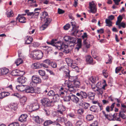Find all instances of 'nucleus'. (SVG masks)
<instances>
[{
  "mask_svg": "<svg viewBox=\"0 0 126 126\" xmlns=\"http://www.w3.org/2000/svg\"><path fill=\"white\" fill-rule=\"evenodd\" d=\"M56 48L60 50L64 53L67 54L69 53L71 48L68 45L64 44L61 41L57 42L56 39Z\"/></svg>",
  "mask_w": 126,
  "mask_h": 126,
  "instance_id": "obj_1",
  "label": "nucleus"
},
{
  "mask_svg": "<svg viewBox=\"0 0 126 126\" xmlns=\"http://www.w3.org/2000/svg\"><path fill=\"white\" fill-rule=\"evenodd\" d=\"M43 55V53L41 50H35L32 52L31 55L33 58H36L37 60H39L42 58Z\"/></svg>",
  "mask_w": 126,
  "mask_h": 126,
  "instance_id": "obj_2",
  "label": "nucleus"
},
{
  "mask_svg": "<svg viewBox=\"0 0 126 126\" xmlns=\"http://www.w3.org/2000/svg\"><path fill=\"white\" fill-rule=\"evenodd\" d=\"M32 80L30 85L31 87H34L36 86L37 84L40 83L41 82L40 78L36 75H34L32 77Z\"/></svg>",
  "mask_w": 126,
  "mask_h": 126,
  "instance_id": "obj_3",
  "label": "nucleus"
},
{
  "mask_svg": "<svg viewBox=\"0 0 126 126\" xmlns=\"http://www.w3.org/2000/svg\"><path fill=\"white\" fill-rule=\"evenodd\" d=\"M41 101L42 105L45 107H49L50 106L51 104L53 102L52 100L50 101V100L47 98H43L41 100Z\"/></svg>",
  "mask_w": 126,
  "mask_h": 126,
  "instance_id": "obj_4",
  "label": "nucleus"
},
{
  "mask_svg": "<svg viewBox=\"0 0 126 126\" xmlns=\"http://www.w3.org/2000/svg\"><path fill=\"white\" fill-rule=\"evenodd\" d=\"M89 8L90 9V12H91L94 13H96L97 9L94 1H92L91 2H89Z\"/></svg>",
  "mask_w": 126,
  "mask_h": 126,
  "instance_id": "obj_5",
  "label": "nucleus"
},
{
  "mask_svg": "<svg viewBox=\"0 0 126 126\" xmlns=\"http://www.w3.org/2000/svg\"><path fill=\"white\" fill-rule=\"evenodd\" d=\"M76 38L70 36L69 42L68 43H70V45L69 46H68V47H70V48H71L70 51L73 48L75 45V43L76 42Z\"/></svg>",
  "mask_w": 126,
  "mask_h": 126,
  "instance_id": "obj_6",
  "label": "nucleus"
},
{
  "mask_svg": "<svg viewBox=\"0 0 126 126\" xmlns=\"http://www.w3.org/2000/svg\"><path fill=\"white\" fill-rule=\"evenodd\" d=\"M45 23L40 27L41 30H45L48 26V24L51 22V20L49 18H46V20H44Z\"/></svg>",
  "mask_w": 126,
  "mask_h": 126,
  "instance_id": "obj_7",
  "label": "nucleus"
},
{
  "mask_svg": "<svg viewBox=\"0 0 126 126\" xmlns=\"http://www.w3.org/2000/svg\"><path fill=\"white\" fill-rule=\"evenodd\" d=\"M56 104L57 105V109H58V110H57V111L60 114H62L63 111L65 110L64 107L62 105L61 103H56Z\"/></svg>",
  "mask_w": 126,
  "mask_h": 126,
  "instance_id": "obj_8",
  "label": "nucleus"
},
{
  "mask_svg": "<svg viewBox=\"0 0 126 126\" xmlns=\"http://www.w3.org/2000/svg\"><path fill=\"white\" fill-rule=\"evenodd\" d=\"M76 95L80 99L86 98L87 97V94L85 92L81 91L79 93H78Z\"/></svg>",
  "mask_w": 126,
  "mask_h": 126,
  "instance_id": "obj_9",
  "label": "nucleus"
},
{
  "mask_svg": "<svg viewBox=\"0 0 126 126\" xmlns=\"http://www.w3.org/2000/svg\"><path fill=\"white\" fill-rule=\"evenodd\" d=\"M11 73L13 75L17 76H23L25 74V72L23 71H20L17 70L12 71Z\"/></svg>",
  "mask_w": 126,
  "mask_h": 126,
  "instance_id": "obj_10",
  "label": "nucleus"
},
{
  "mask_svg": "<svg viewBox=\"0 0 126 126\" xmlns=\"http://www.w3.org/2000/svg\"><path fill=\"white\" fill-rule=\"evenodd\" d=\"M73 83L74 86H73L72 85H68V87L69 89L72 88L74 89L76 87L79 88V87L80 85V82L79 81L76 80L73 82Z\"/></svg>",
  "mask_w": 126,
  "mask_h": 126,
  "instance_id": "obj_11",
  "label": "nucleus"
},
{
  "mask_svg": "<svg viewBox=\"0 0 126 126\" xmlns=\"http://www.w3.org/2000/svg\"><path fill=\"white\" fill-rule=\"evenodd\" d=\"M16 20L18 19L19 22H20L24 23L26 22V18L23 16H21V14H18V16L16 18Z\"/></svg>",
  "mask_w": 126,
  "mask_h": 126,
  "instance_id": "obj_12",
  "label": "nucleus"
},
{
  "mask_svg": "<svg viewBox=\"0 0 126 126\" xmlns=\"http://www.w3.org/2000/svg\"><path fill=\"white\" fill-rule=\"evenodd\" d=\"M8 69L6 68H3L0 69V75H6L9 72Z\"/></svg>",
  "mask_w": 126,
  "mask_h": 126,
  "instance_id": "obj_13",
  "label": "nucleus"
},
{
  "mask_svg": "<svg viewBox=\"0 0 126 126\" xmlns=\"http://www.w3.org/2000/svg\"><path fill=\"white\" fill-rule=\"evenodd\" d=\"M39 107V105L37 103H34L31 104L30 106L32 111H34L38 110Z\"/></svg>",
  "mask_w": 126,
  "mask_h": 126,
  "instance_id": "obj_14",
  "label": "nucleus"
},
{
  "mask_svg": "<svg viewBox=\"0 0 126 126\" xmlns=\"http://www.w3.org/2000/svg\"><path fill=\"white\" fill-rule=\"evenodd\" d=\"M27 86L26 85H19L16 86V88L19 91H25V92L26 87Z\"/></svg>",
  "mask_w": 126,
  "mask_h": 126,
  "instance_id": "obj_15",
  "label": "nucleus"
},
{
  "mask_svg": "<svg viewBox=\"0 0 126 126\" xmlns=\"http://www.w3.org/2000/svg\"><path fill=\"white\" fill-rule=\"evenodd\" d=\"M33 87H30L27 85V86L26 87L25 92L27 93H34V89Z\"/></svg>",
  "mask_w": 126,
  "mask_h": 126,
  "instance_id": "obj_16",
  "label": "nucleus"
},
{
  "mask_svg": "<svg viewBox=\"0 0 126 126\" xmlns=\"http://www.w3.org/2000/svg\"><path fill=\"white\" fill-rule=\"evenodd\" d=\"M27 80V79L22 76L18 78L17 79V82L21 84L24 83Z\"/></svg>",
  "mask_w": 126,
  "mask_h": 126,
  "instance_id": "obj_17",
  "label": "nucleus"
},
{
  "mask_svg": "<svg viewBox=\"0 0 126 126\" xmlns=\"http://www.w3.org/2000/svg\"><path fill=\"white\" fill-rule=\"evenodd\" d=\"M25 44H29L31 43L32 41L33 38L31 36H27L25 38Z\"/></svg>",
  "mask_w": 126,
  "mask_h": 126,
  "instance_id": "obj_18",
  "label": "nucleus"
},
{
  "mask_svg": "<svg viewBox=\"0 0 126 126\" xmlns=\"http://www.w3.org/2000/svg\"><path fill=\"white\" fill-rule=\"evenodd\" d=\"M71 93H70V94H67L63 98V100L64 101L66 102H69L71 100Z\"/></svg>",
  "mask_w": 126,
  "mask_h": 126,
  "instance_id": "obj_19",
  "label": "nucleus"
},
{
  "mask_svg": "<svg viewBox=\"0 0 126 126\" xmlns=\"http://www.w3.org/2000/svg\"><path fill=\"white\" fill-rule=\"evenodd\" d=\"M27 117V116L26 114H22L19 117V120L21 122H25L26 120V118Z\"/></svg>",
  "mask_w": 126,
  "mask_h": 126,
  "instance_id": "obj_20",
  "label": "nucleus"
},
{
  "mask_svg": "<svg viewBox=\"0 0 126 126\" xmlns=\"http://www.w3.org/2000/svg\"><path fill=\"white\" fill-rule=\"evenodd\" d=\"M68 63V66H69L71 67L72 68L75 69L76 71L77 72L78 71V70H79V68L77 66L74 64L73 63Z\"/></svg>",
  "mask_w": 126,
  "mask_h": 126,
  "instance_id": "obj_21",
  "label": "nucleus"
},
{
  "mask_svg": "<svg viewBox=\"0 0 126 126\" xmlns=\"http://www.w3.org/2000/svg\"><path fill=\"white\" fill-rule=\"evenodd\" d=\"M95 94L91 92H88L87 94V97L90 100H93L94 99Z\"/></svg>",
  "mask_w": 126,
  "mask_h": 126,
  "instance_id": "obj_22",
  "label": "nucleus"
},
{
  "mask_svg": "<svg viewBox=\"0 0 126 126\" xmlns=\"http://www.w3.org/2000/svg\"><path fill=\"white\" fill-rule=\"evenodd\" d=\"M79 98L76 95L73 94H71V100L74 102L77 103L78 102Z\"/></svg>",
  "mask_w": 126,
  "mask_h": 126,
  "instance_id": "obj_23",
  "label": "nucleus"
},
{
  "mask_svg": "<svg viewBox=\"0 0 126 126\" xmlns=\"http://www.w3.org/2000/svg\"><path fill=\"white\" fill-rule=\"evenodd\" d=\"M10 94L8 92H2L0 93V99H2L4 97L9 95Z\"/></svg>",
  "mask_w": 126,
  "mask_h": 126,
  "instance_id": "obj_24",
  "label": "nucleus"
},
{
  "mask_svg": "<svg viewBox=\"0 0 126 126\" xmlns=\"http://www.w3.org/2000/svg\"><path fill=\"white\" fill-rule=\"evenodd\" d=\"M86 61L88 63L90 64H93V59L90 55L86 57Z\"/></svg>",
  "mask_w": 126,
  "mask_h": 126,
  "instance_id": "obj_25",
  "label": "nucleus"
},
{
  "mask_svg": "<svg viewBox=\"0 0 126 126\" xmlns=\"http://www.w3.org/2000/svg\"><path fill=\"white\" fill-rule=\"evenodd\" d=\"M48 14L47 12H43L42 14V15L40 17V18H41V20H43L44 19V20H46V18H48Z\"/></svg>",
  "mask_w": 126,
  "mask_h": 126,
  "instance_id": "obj_26",
  "label": "nucleus"
},
{
  "mask_svg": "<svg viewBox=\"0 0 126 126\" xmlns=\"http://www.w3.org/2000/svg\"><path fill=\"white\" fill-rule=\"evenodd\" d=\"M18 108L17 104L16 103H12L11 104L10 108L12 110L15 111Z\"/></svg>",
  "mask_w": 126,
  "mask_h": 126,
  "instance_id": "obj_27",
  "label": "nucleus"
},
{
  "mask_svg": "<svg viewBox=\"0 0 126 126\" xmlns=\"http://www.w3.org/2000/svg\"><path fill=\"white\" fill-rule=\"evenodd\" d=\"M83 123L82 120H77L75 124V126H81Z\"/></svg>",
  "mask_w": 126,
  "mask_h": 126,
  "instance_id": "obj_28",
  "label": "nucleus"
},
{
  "mask_svg": "<svg viewBox=\"0 0 126 126\" xmlns=\"http://www.w3.org/2000/svg\"><path fill=\"white\" fill-rule=\"evenodd\" d=\"M32 67L34 69L39 68L41 67L40 64L39 63H35L32 65Z\"/></svg>",
  "mask_w": 126,
  "mask_h": 126,
  "instance_id": "obj_29",
  "label": "nucleus"
},
{
  "mask_svg": "<svg viewBox=\"0 0 126 126\" xmlns=\"http://www.w3.org/2000/svg\"><path fill=\"white\" fill-rule=\"evenodd\" d=\"M99 79L98 78V77H91L90 78L91 82L94 83H96V81L98 80Z\"/></svg>",
  "mask_w": 126,
  "mask_h": 126,
  "instance_id": "obj_30",
  "label": "nucleus"
},
{
  "mask_svg": "<svg viewBox=\"0 0 126 126\" xmlns=\"http://www.w3.org/2000/svg\"><path fill=\"white\" fill-rule=\"evenodd\" d=\"M122 111H120L119 114V116L123 119H126V115Z\"/></svg>",
  "mask_w": 126,
  "mask_h": 126,
  "instance_id": "obj_31",
  "label": "nucleus"
},
{
  "mask_svg": "<svg viewBox=\"0 0 126 126\" xmlns=\"http://www.w3.org/2000/svg\"><path fill=\"white\" fill-rule=\"evenodd\" d=\"M47 94L48 96H51L52 97V98L51 99H54L55 94V92L51 90L49 91L48 93Z\"/></svg>",
  "mask_w": 126,
  "mask_h": 126,
  "instance_id": "obj_32",
  "label": "nucleus"
},
{
  "mask_svg": "<svg viewBox=\"0 0 126 126\" xmlns=\"http://www.w3.org/2000/svg\"><path fill=\"white\" fill-rule=\"evenodd\" d=\"M53 123V122L50 120H47L45 121L44 123V126H47Z\"/></svg>",
  "mask_w": 126,
  "mask_h": 126,
  "instance_id": "obj_33",
  "label": "nucleus"
},
{
  "mask_svg": "<svg viewBox=\"0 0 126 126\" xmlns=\"http://www.w3.org/2000/svg\"><path fill=\"white\" fill-rule=\"evenodd\" d=\"M23 62V60L21 58H18L15 62V63L16 64L17 66H18L19 64L22 63Z\"/></svg>",
  "mask_w": 126,
  "mask_h": 126,
  "instance_id": "obj_34",
  "label": "nucleus"
},
{
  "mask_svg": "<svg viewBox=\"0 0 126 126\" xmlns=\"http://www.w3.org/2000/svg\"><path fill=\"white\" fill-rule=\"evenodd\" d=\"M82 107L85 109H88V108L90 106V104L89 103L86 102H84L82 103Z\"/></svg>",
  "mask_w": 126,
  "mask_h": 126,
  "instance_id": "obj_35",
  "label": "nucleus"
},
{
  "mask_svg": "<svg viewBox=\"0 0 126 126\" xmlns=\"http://www.w3.org/2000/svg\"><path fill=\"white\" fill-rule=\"evenodd\" d=\"M27 99V97L25 96H24L20 99V102L21 103H22L23 105L26 101Z\"/></svg>",
  "mask_w": 126,
  "mask_h": 126,
  "instance_id": "obj_36",
  "label": "nucleus"
},
{
  "mask_svg": "<svg viewBox=\"0 0 126 126\" xmlns=\"http://www.w3.org/2000/svg\"><path fill=\"white\" fill-rule=\"evenodd\" d=\"M106 23L107 24L106 26L110 27L112 26V22L109 19H106Z\"/></svg>",
  "mask_w": 126,
  "mask_h": 126,
  "instance_id": "obj_37",
  "label": "nucleus"
},
{
  "mask_svg": "<svg viewBox=\"0 0 126 126\" xmlns=\"http://www.w3.org/2000/svg\"><path fill=\"white\" fill-rule=\"evenodd\" d=\"M86 118L88 120L91 121L93 120L94 116L92 115L89 114L86 116Z\"/></svg>",
  "mask_w": 126,
  "mask_h": 126,
  "instance_id": "obj_38",
  "label": "nucleus"
},
{
  "mask_svg": "<svg viewBox=\"0 0 126 126\" xmlns=\"http://www.w3.org/2000/svg\"><path fill=\"white\" fill-rule=\"evenodd\" d=\"M101 84V83L100 82H98L95 85V88L93 90V91L95 92H97L98 90V88Z\"/></svg>",
  "mask_w": 126,
  "mask_h": 126,
  "instance_id": "obj_39",
  "label": "nucleus"
},
{
  "mask_svg": "<svg viewBox=\"0 0 126 126\" xmlns=\"http://www.w3.org/2000/svg\"><path fill=\"white\" fill-rule=\"evenodd\" d=\"M57 102V103H61V102L60 100V97L59 95L58 94H56V103Z\"/></svg>",
  "mask_w": 126,
  "mask_h": 126,
  "instance_id": "obj_40",
  "label": "nucleus"
},
{
  "mask_svg": "<svg viewBox=\"0 0 126 126\" xmlns=\"http://www.w3.org/2000/svg\"><path fill=\"white\" fill-rule=\"evenodd\" d=\"M97 108V107L95 106H92L90 108V110L92 111L95 112Z\"/></svg>",
  "mask_w": 126,
  "mask_h": 126,
  "instance_id": "obj_41",
  "label": "nucleus"
},
{
  "mask_svg": "<svg viewBox=\"0 0 126 126\" xmlns=\"http://www.w3.org/2000/svg\"><path fill=\"white\" fill-rule=\"evenodd\" d=\"M102 113H103V114L105 116V117L106 118H107V119H108V120H110L111 119H110V117H111V115H108L106 114V113L104 111H102Z\"/></svg>",
  "mask_w": 126,
  "mask_h": 126,
  "instance_id": "obj_42",
  "label": "nucleus"
},
{
  "mask_svg": "<svg viewBox=\"0 0 126 126\" xmlns=\"http://www.w3.org/2000/svg\"><path fill=\"white\" fill-rule=\"evenodd\" d=\"M68 80H69L71 82H74L76 80V77L75 76H70L69 77Z\"/></svg>",
  "mask_w": 126,
  "mask_h": 126,
  "instance_id": "obj_43",
  "label": "nucleus"
},
{
  "mask_svg": "<svg viewBox=\"0 0 126 126\" xmlns=\"http://www.w3.org/2000/svg\"><path fill=\"white\" fill-rule=\"evenodd\" d=\"M34 120L35 122L38 123L40 124L41 122L39 119V117L38 116L35 117L34 118Z\"/></svg>",
  "mask_w": 126,
  "mask_h": 126,
  "instance_id": "obj_44",
  "label": "nucleus"
},
{
  "mask_svg": "<svg viewBox=\"0 0 126 126\" xmlns=\"http://www.w3.org/2000/svg\"><path fill=\"white\" fill-rule=\"evenodd\" d=\"M70 71L68 69H66V71H64V72L66 75L65 76L68 78H69L70 76Z\"/></svg>",
  "mask_w": 126,
  "mask_h": 126,
  "instance_id": "obj_45",
  "label": "nucleus"
},
{
  "mask_svg": "<svg viewBox=\"0 0 126 126\" xmlns=\"http://www.w3.org/2000/svg\"><path fill=\"white\" fill-rule=\"evenodd\" d=\"M103 90L102 89H101V88H100V87H99L98 89V90L97 91V93L99 95L101 94V95L103 94Z\"/></svg>",
  "mask_w": 126,
  "mask_h": 126,
  "instance_id": "obj_46",
  "label": "nucleus"
},
{
  "mask_svg": "<svg viewBox=\"0 0 126 126\" xmlns=\"http://www.w3.org/2000/svg\"><path fill=\"white\" fill-rule=\"evenodd\" d=\"M8 126H19V125L18 123L15 122L9 124Z\"/></svg>",
  "mask_w": 126,
  "mask_h": 126,
  "instance_id": "obj_47",
  "label": "nucleus"
},
{
  "mask_svg": "<svg viewBox=\"0 0 126 126\" xmlns=\"http://www.w3.org/2000/svg\"><path fill=\"white\" fill-rule=\"evenodd\" d=\"M98 123L97 121H95L90 125V126H98Z\"/></svg>",
  "mask_w": 126,
  "mask_h": 126,
  "instance_id": "obj_48",
  "label": "nucleus"
},
{
  "mask_svg": "<svg viewBox=\"0 0 126 126\" xmlns=\"http://www.w3.org/2000/svg\"><path fill=\"white\" fill-rule=\"evenodd\" d=\"M38 72L39 74L41 76H43L46 74L45 71L44 70H39Z\"/></svg>",
  "mask_w": 126,
  "mask_h": 126,
  "instance_id": "obj_49",
  "label": "nucleus"
},
{
  "mask_svg": "<svg viewBox=\"0 0 126 126\" xmlns=\"http://www.w3.org/2000/svg\"><path fill=\"white\" fill-rule=\"evenodd\" d=\"M83 109H80L78 110L77 112L78 114L81 115L83 113Z\"/></svg>",
  "mask_w": 126,
  "mask_h": 126,
  "instance_id": "obj_50",
  "label": "nucleus"
},
{
  "mask_svg": "<svg viewBox=\"0 0 126 126\" xmlns=\"http://www.w3.org/2000/svg\"><path fill=\"white\" fill-rule=\"evenodd\" d=\"M70 25L67 24L64 26L63 28L65 30H67L70 28Z\"/></svg>",
  "mask_w": 126,
  "mask_h": 126,
  "instance_id": "obj_51",
  "label": "nucleus"
},
{
  "mask_svg": "<svg viewBox=\"0 0 126 126\" xmlns=\"http://www.w3.org/2000/svg\"><path fill=\"white\" fill-rule=\"evenodd\" d=\"M51 61L49 59H46L43 61L44 63H46L47 64L50 65V63H51Z\"/></svg>",
  "mask_w": 126,
  "mask_h": 126,
  "instance_id": "obj_52",
  "label": "nucleus"
},
{
  "mask_svg": "<svg viewBox=\"0 0 126 126\" xmlns=\"http://www.w3.org/2000/svg\"><path fill=\"white\" fill-rule=\"evenodd\" d=\"M71 25L72 26V31H73L76 27V23L75 22H71Z\"/></svg>",
  "mask_w": 126,
  "mask_h": 126,
  "instance_id": "obj_53",
  "label": "nucleus"
},
{
  "mask_svg": "<svg viewBox=\"0 0 126 126\" xmlns=\"http://www.w3.org/2000/svg\"><path fill=\"white\" fill-rule=\"evenodd\" d=\"M6 15L8 17H10L12 16L13 15V12L12 11H11L10 12L6 13Z\"/></svg>",
  "mask_w": 126,
  "mask_h": 126,
  "instance_id": "obj_54",
  "label": "nucleus"
},
{
  "mask_svg": "<svg viewBox=\"0 0 126 126\" xmlns=\"http://www.w3.org/2000/svg\"><path fill=\"white\" fill-rule=\"evenodd\" d=\"M70 36H65L63 38L64 40L66 42H68Z\"/></svg>",
  "mask_w": 126,
  "mask_h": 126,
  "instance_id": "obj_55",
  "label": "nucleus"
},
{
  "mask_svg": "<svg viewBox=\"0 0 126 126\" xmlns=\"http://www.w3.org/2000/svg\"><path fill=\"white\" fill-rule=\"evenodd\" d=\"M58 13L60 14H63L65 12V11L60 8H58Z\"/></svg>",
  "mask_w": 126,
  "mask_h": 126,
  "instance_id": "obj_56",
  "label": "nucleus"
},
{
  "mask_svg": "<svg viewBox=\"0 0 126 126\" xmlns=\"http://www.w3.org/2000/svg\"><path fill=\"white\" fill-rule=\"evenodd\" d=\"M59 93L60 95L61 96H63L65 94H66L67 92L65 91V90H64V91H59Z\"/></svg>",
  "mask_w": 126,
  "mask_h": 126,
  "instance_id": "obj_57",
  "label": "nucleus"
},
{
  "mask_svg": "<svg viewBox=\"0 0 126 126\" xmlns=\"http://www.w3.org/2000/svg\"><path fill=\"white\" fill-rule=\"evenodd\" d=\"M55 39H52L51 42H50V45L52 46L55 47Z\"/></svg>",
  "mask_w": 126,
  "mask_h": 126,
  "instance_id": "obj_58",
  "label": "nucleus"
},
{
  "mask_svg": "<svg viewBox=\"0 0 126 126\" xmlns=\"http://www.w3.org/2000/svg\"><path fill=\"white\" fill-rule=\"evenodd\" d=\"M42 79L44 80H47L48 79V76L47 75H46V74L45 75H43V76H42Z\"/></svg>",
  "mask_w": 126,
  "mask_h": 126,
  "instance_id": "obj_59",
  "label": "nucleus"
},
{
  "mask_svg": "<svg viewBox=\"0 0 126 126\" xmlns=\"http://www.w3.org/2000/svg\"><path fill=\"white\" fill-rule=\"evenodd\" d=\"M66 126H72V123L70 121H68L65 124Z\"/></svg>",
  "mask_w": 126,
  "mask_h": 126,
  "instance_id": "obj_60",
  "label": "nucleus"
},
{
  "mask_svg": "<svg viewBox=\"0 0 126 126\" xmlns=\"http://www.w3.org/2000/svg\"><path fill=\"white\" fill-rule=\"evenodd\" d=\"M40 93V88H38L37 90H36V89L34 90V93L38 94Z\"/></svg>",
  "mask_w": 126,
  "mask_h": 126,
  "instance_id": "obj_61",
  "label": "nucleus"
},
{
  "mask_svg": "<svg viewBox=\"0 0 126 126\" xmlns=\"http://www.w3.org/2000/svg\"><path fill=\"white\" fill-rule=\"evenodd\" d=\"M123 18V17L121 15H119L117 17V20L119 22H121Z\"/></svg>",
  "mask_w": 126,
  "mask_h": 126,
  "instance_id": "obj_62",
  "label": "nucleus"
},
{
  "mask_svg": "<svg viewBox=\"0 0 126 126\" xmlns=\"http://www.w3.org/2000/svg\"><path fill=\"white\" fill-rule=\"evenodd\" d=\"M103 74L105 78H107L108 76V74L107 72L105 71V70H103Z\"/></svg>",
  "mask_w": 126,
  "mask_h": 126,
  "instance_id": "obj_63",
  "label": "nucleus"
},
{
  "mask_svg": "<svg viewBox=\"0 0 126 126\" xmlns=\"http://www.w3.org/2000/svg\"><path fill=\"white\" fill-rule=\"evenodd\" d=\"M50 63V65L53 68H55V63L52 61H51Z\"/></svg>",
  "mask_w": 126,
  "mask_h": 126,
  "instance_id": "obj_64",
  "label": "nucleus"
}]
</instances>
